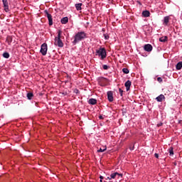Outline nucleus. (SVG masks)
Masks as SVG:
<instances>
[{
	"mask_svg": "<svg viewBox=\"0 0 182 182\" xmlns=\"http://www.w3.org/2000/svg\"><path fill=\"white\" fill-rule=\"evenodd\" d=\"M86 38V33L85 32H79L75 36L74 41L73 42V45H76L78 42L82 41Z\"/></svg>",
	"mask_w": 182,
	"mask_h": 182,
	"instance_id": "obj_1",
	"label": "nucleus"
},
{
	"mask_svg": "<svg viewBox=\"0 0 182 182\" xmlns=\"http://www.w3.org/2000/svg\"><path fill=\"white\" fill-rule=\"evenodd\" d=\"M61 34H62V31L60 30H59L58 32V36L55 37V43H54L55 46H57L60 48L63 47V42L60 39L61 38Z\"/></svg>",
	"mask_w": 182,
	"mask_h": 182,
	"instance_id": "obj_2",
	"label": "nucleus"
},
{
	"mask_svg": "<svg viewBox=\"0 0 182 182\" xmlns=\"http://www.w3.org/2000/svg\"><path fill=\"white\" fill-rule=\"evenodd\" d=\"M95 55L101 56V59L104 60L107 57L105 48H100L95 52Z\"/></svg>",
	"mask_w": 182,
	"mask_h": 182,
	"instance_id": "obj_3",
	"label": "nucleus"
},
{
	"mask_svg": "<svg viewBox=\"0 0 182 182\" xmlns=\"http://www.w3.org/2000/svg\"><path fill=\"white\" fill-rule=\"evenodd\" d=\"M40 52L43 55H46V53H48V44L43 43L41 46Z\"/></svg>",
	"mask_w": 182,
	"mask_h": 182,
	"instance_id": "obj_4",
	"label": "nucleus"
},
{
	"mask_svg": "<svg viewBox=\"0 0 182 182\" xmlns=\"http://www.w3.org/2000/svg\"><path fill=\"white\" fill-rule=\"evenodd\" d=\"M44 13L46 14V16H47L48 19V22H49V25L52 26L53 25V18H52V16L50 14H49V12L48 11V10H45Z\"/></svg>",
	"mask_w": 182,
	"mask_h": 182,
	"instance_id": "obj_5",
	"label": "nucleus"
},
{
	"mask_svg": "<svg viewBox=\"0 0 182 182\" xmlns=\"http://www.w3.org/2000/svg\"><path fill=\"white\" fill-rule=\"evenodd\" d=\"M2 3H3L4 8V11L6 12H9L10 9H9V5L8 0H2Z\"/></svg>",
	"mask_w": 182,
	"mask_h": 182,
	"instance_id": "obj_6",
	"label": "nucleus"
},
{
	"mask_svg": "<svg viewBox=\"0 0 182 182\" xmlns=\"http://www.w3.org/2000/svg\"><path fill=\"white\" fill-rule=\"evenodd\" d=\"M107 100L109 102H112L114 101L113 92L112 91H108L107 92Z\"/></svg>",
	"mask_w": 182,
	"mask_h": 182,
	"instance_id": "obj_7",
	"label": "nucleus"
},
{
	"mask_svg": "<svg viewBox=\"0 0 182 182\" xmlns=\"http://www.w3.org/2000/svg\"><path fill=\"white\" fill-rule=\"evenodd\" d=\"M132 86V81L128 80L125 83H124V87H126L127 92H129Z\"/></svg>",
	"mask_w": 182,
	"mask_h": 182,
	"instance_id": "obj_8",
	"label": "nucleus"
},
{
	"mask_svg": "<svg viewBox=\"0 0 182 182\" xmlns=\"http://www.w3.org/2000/svg\"><path fill=\"white\" fill-rule=\"evenodd\" d=\"M144 50L147 52H151V50H153V46L150 44H146L144 46Z\"/></svg>",
	"mask_w": 182,
	"mask_h": 182,
	"instance_id": "obj_9",
	"label": "nucleus"
},
{
	"mask_svg": "<svg viewBox=\"0 0 182 182\" xmlns=\"http://www.w3.org/2000/svg\"><path fill=\"white\" fill-rule=\"evenodd\" d=\"M156 100L158 102H161L163 100H165V97L164 95H160L159 96L156 97Z\"/></svg>",
	"mask_w": 182,
	"mask_h": 182,
	"instance_id": "obj_10",
	"label": "nucleus"
},
{
	"mask_svg": "<svg viewBox=\"0 0 182 182\" xmlns=\"http://www.w3.org/2000/svg\"><path fill=\"white\" fill-rule=\"evenodd\" d=\"M88 103L91 105H95L97 104V100L95 98H90L88 101Z\"/></svg>",
	"mask_w": 182,
	"mask_h": 182,
	"instance_id": "obj_11",
	"label": "nucleus"
},
{
	"mask_svg": "<svg viewBox=\"0 0 182 182\" xmlns=\"http://www.w3.org/2000/svg\"><path fill=\"white\" fill-rule=\"evenodd\" d=\"M117 176H122H122H123V174L119 173H117V172H115V173H113L110 174V178H111V179H112V178H115Z\"/></svg>",
	"mask_w": 182,
	"mask_h": 182,
	"instance_id": "obj_12",
	"label": "nucleus"
},
{
	"mask_svg": "<svg viewBox=\"0 0 182 182\" xmlns=\"http://www.w3.org/2000/svg\"><path fill=\"white\" fill-rule=\"evenodd\" d=\"M142 16L145 18L150 17V11H144L142 12Z\"/></svg>",
	"mask_w": 182,
	"mask_h": 182,
	"instance_id": "obj_13",
	"label": "nucleus"
},
{
	"mask_svg": "<svg viewBox=\"0 0 182 182\" xmlns=\"http://www.w3.org/2000/svg\"><path fill=\"white\" fill-rule=\"evenodd\" d=\"M13 41V38L10 36H8L6 39V42H7L8 45H11Z\"/></svg>",
	"mask_w": 182,
	"mask_h": 182,
	"instance_id": "obj_14",
	"label": "nucleus"
},
{
	"mask_svg": "<svg viewBox=\"0 0 182 182\" xmlns=\"http://www.w3.org/2000/svg\"><path fill=\"white\" fill-rule=\"evenodd\" d=\"M82 3H78L75 4V8L77 9V11H81L82 10Z\"/></svg>",
	"mask_w": 182,
	"mask_h": 182,
	"instance_id": "obj_15",
	"label": "nucleus"
},
{
	"mask_svg": "<svg viewBox=\"0 0 182 182\" xmlns=\"http://www.w3.org/2000/svg\"><path fill=\"white\" fill-rule=\"evenodd\" d=\"M61 23L62 24H66L68 22V16L63 17V18H61Z\"/></svg>",
	"mask_w": 182,
	"mask_h": 182,
	"instance_id": "obj_16",
	"label": "nucleus"
},
{
	"mask_svg": "<svg viewBox=\"0 0 182 182\" xmlns=\"http://www.w3.org/2000/svg\"><path fill=\"white\" fill-rule=\"evenodd\" d=\"M33 96H34V95L33 92H28L27 95H26L28 100H31L33 99Z\"/></svg>",
	"mask_w": 182,
	"mask_h": 182,
	"instance_id": "obj_17",
	"label": "nucleus"
},
{
	"mask_svg": "<svg viewBox=\"0 0 182 182\" xmlns=\"http://www.w3.org/2000/svg\"><path fill=\"white\" fill-rule=\"evenodd\" d=\"M169 22V16H165L164 20V23L167 25Z\"/></svg>",
	"mask_w": 182,
	"mask_h": 182,
	"instance_id": "obj_18",
	"label": "nucleus"
},
{
	"mask_svg": "<svg viewBox=\"0 0 182 182\" xmlns=\"http://www.w3.org/2000/svg\"><path fill=\"white\" fill-rule=\"evenodd\" d=\"M168 38L166 36L162 37L159 38V41L162 43H165L167 41Z\"/></svg>",
	"mask_w": 182,
	"mask_h": 182,
	"instance_id": "obj_19",
	"label": "nucleus"
},
{
	"mask_svg": "<svg viewBox=\"0 0 182 182\" xmlns=\"http://www.w3.org/2000/svg\"><path fill=\"white\" fill-rule=\"evenodd\" d=\"M2 55L4 58H5L6 59L10 58V54L7 52L4 53Z\"/></svg>",
	"mask_w": 182,
	"mask_h": 182,
	"instance_id": "obj_20",
	"label": "nucleus"
},
{
	"mask_svg": "<svg viewBox=\"0 0 182 182\" xmlns=\"http://www.w3.org/2000/svg\"><path fill=\"white\" fill-rule=\"evenodd\" d=\"M182 68V62H179L177 65H176V69L177 70H181Z\"/></svg>",
	"mask_w": 182,
	"mask_h": 182,
	"instance_id": "obj_21",
	"label": "nucleus"
},
{
	"mask_svg": "<svg viewBox=\"0 0 182 182\" xmlns=\"http://www.w3.org/2000/svg\"><path fill=\"white\" fill-rule=\"evenodd\" d=\"M122 72L125 74V75H128V73H129V70L128 68H123L122 69Z\"/></svg>",
	"mask_w": 182,
	"mask_h": 182,
	"instance_id": "obj_22",
	"label": "nucleus"
},
{
	"mask_svg": "<svg viewBox=\"0 0 182 182\" xmlns=\"http://www.w3.org/2000/svg\"><path fill=\"white\" fill-rule=\"evenodd\" d=\"M168 152H169V155L171 156H172L173 155V149L172 147H171L169 149H168Z\"/></svg>",
	"mask_w": 182,
	"mask_h": 182,
	"instance_id": "obj_23",
	"label": "nucleus"
},
{
	"mask_svg": "<svg viewBox=\"0 0 182 182\" xmlns=\"http://www.w3.org/2000/svg\"><path fill=\"white\" fill-rule=\"evenodd\" d=\"M119 92L121 97H123L124 90H122V88H119Z\"/></svg>",
	"mask_w": 182,
	"mask_h": 182,
	"instance_id": "obj_24",
	"label": "nucleus"
},
{
	"mask_svg": "<svg viewBox=\"0 0 182 182\" xmlns=\"http://www.w3.org/2000/svg\"><path fill=\"white\" fill-rule=\"evenodd\" d=\"M102 68H103L104 70H108V69L109 68V67L108 65H102Z\"/></svg>",
	"mask_w": 182,
	"mask_h": 182,
	"instance_id": "obj_25",
	"label": "nucleus"
},
{
	"mask_svg": "<svg viewBox=\"0 0 182 182\" xmlns=\"http://www.w3.org/2000/svg\"><path fill=\"white\" fill-rule=\"evenodd\" d=\"M105 77H100L98 78V82H103V80H105Z\"/></svg>",
	"mask_w": 182,
	"mask_h": 182,
	"instance_id": "obj_26",
	"label": "nucleus"
},
{
	"mask_svg": "<svg viewBox=\"0 0 182 182\" xmlns=\"http://www.w3.org/2000/svg\"><path fill=\"white\" fill-rule=\"evenodd\" d=\"M103 36L105 40H108L109 38V36L107 34H104Z\"/></svg>",
	"mask_w": 182,
	"mask_h": 182,
	"instance_id": "obj_27",
	"label": "nucleus"
},
{
	"mask_svg": "<svg viewBox=\"0 0 182 182\" xmlns=\"http://www.w3.org/2000/svg\"><path fill=\"white\" fill-rule=\"evenodd\" d=\"M106 150H107V147H105L104 149H100V150H98L97 151H98V152H104V151H105Z\"/></svg>",
	"mask_w": 182,
	"mask_h": 182,
	"instance_id": "obj_28",
	"label": "nucleus"
},
{
	"mask_svg": "<svg viewBox=\"0 0 182 182\" xmlns=\"http://www.w3.org/2000/svg\"><path fill=\"white\" fill-rule=\"evenodd\" d=\"M157 80L158 82H159V83H161V82L163 81L162 78L160 77H157Z\"/></svg>",
	"mask_w": 182,
	"mask_h": 182,
	"instance_id": "obj_29",
	"label": "nucleus"
},
{
	"mask_svg": "<svg viewBox=\"0 0 182 182\" xmlns=\"http://www.w3.org/2000/svg\"><path fill=\"white\" fill-rule=\"evenodd\" d=\"M100 178L101 179V180H100V182H102V179L104 178V177L103 176H100Z\"/></svg>",
	"mask_w": 182,
	"mask_h": 182,
	"instance_id": "obj_30",
	"label": "nucleus"
},
{
	"mask_svg": "<svg viewBox=\"0 0 182 182\" xmlns=\"http://www.w3.org/2000/svg\"><path fill=\"white\" fill-rule=\"evenodd\" d=\"M126 113H127V112H126L125 109L122 110V114H123V115H124Z\"/></svg>",
	"mask_w": 182,
	"mask_h": 182,
	"instance_id": "obj_31",
	"label": "nucleus"
},
{
	"mask_svg": "<svg viewBox=\"0 0 182 182\" xmlns=\"http://www.w3.org/2000/svg\"><path fill=\"white\" fill-rule=\"evenodd\" d=\"M129 149H130L131 151H133V150L134 149V146H133L132 147H129Z\"/></svg>",
	"mask_w": 182,
	"mask_h": 182,
	"instance_id": "obj_32",
	"label": "nucleus"
},
{
	"mask_svg": "<svg viewBox=\"0 0 182 182\" xmlns=\"http://www.w3.org/2000/svg\"><path fill=\"white\" fill-rule=\"evenodd\" d=\"M99 118H100V119H104L102 115H100Z\"/></svg>",
	"mask_w": 182,
	"mask_h": 182,
	"instance_id": "obj_33",
	"label": "nucleus"
},
{
	"mask_svg": "<svg viewBox=\"0 0 182 182\" xmlns=\"http://www.w3.org/2000/svg\"><path fill=\"white\" fill-rule=\"evenodd\" d=\"M154 156H155V157H156V159L159 158V154H155Z\"/></svg>",
	"mask_w": 182,
	"mask_h": 182,
	"instance_id": "obj_34",
	"label": "nucleus"
},
{
	"mask_svg": "<svg viewBox=\"0 0 182 182\" xmlns=\"http://www.w3.org/2000/svg\"><path fill=\"white\" fill-rule=\"evenodd\" d=\"M106 180H111L112 178H111V176H109V177H107V178H105Z\"/></svg>",
	"mask_w": 182,
	"mask_h": 182,
	"instance_id": "obj_35",
	"label": "nucleus"
}]
</instances>
